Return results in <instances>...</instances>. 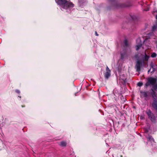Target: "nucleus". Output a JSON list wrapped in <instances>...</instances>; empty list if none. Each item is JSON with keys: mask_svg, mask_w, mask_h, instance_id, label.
Masks as SVG:
<instances>
[{"mask_svg": "<svg viewBox=\"0 0 157 157\" xmlns=\"http://www.w3.org/2000/svg\"><path fill=\"white\" fill-rule=\"evenodd\" d=\"M148 81L151 85H153L155 82V79L152 78H150L148 79Z\"/></svg>", "mask_w": 157, "mask_h": 157, "instance_id": "5", "label": "nucleus"}, {"mask_svg": "<svg viewBox=\"0 0 157 157\" xmlns=\"http://www.w3.org/2000/svg\"><path fill=\"white\" fill-rule=\"evenodd\" d=\"M110 75V70L109 69V68L107 67L106 68V72L105 73V77L107 78H108Z\"/></svg>", "mask_w": 157, "mask_h": 157, "instance_id": "4", "label": "nucleus"}, {"mask_svg": "<svg viewBox=\"0 0 157 157\" xmlns=\"http://www.w3.org/2000/svg\"><path fill=\"white\" fill-rule=\"evenodd\" d=\"M67 143L65 141H61L60 142L59 145L62 147H65L66 146Z\"/></svg>", "mask_w": 157, "mask_h": 157, "instance_id": "8", "label": "nucleus"}, {"mask_svg": "<svg viewBox=\"0 0 157 157\" xmlns=\"http://www.w3.org/2000/svg\"><path fill=\"white\" fill-rule=\"evenodd\" d=\"M74 6V4L71 2L67 1V2L66 3V4L64 6L63 8H66V7L67 8L72 7Z\"/></svg>", "mask_w": 157, "mask_h": 157, "instance_id": "2", "label": "nucleus"}, {"mask_svg": "<svg viewBox=\"0 0 157 157\" xmlns=\"http://www.w3.org/2000/svg\"><path fill=\"white\" fill-rule=\"evenodd\" d=\"M156 56H157V54H156V53L155 52H154V53H152V54L151 55V56L152 58H154V57H155Z\"/></svg>", "mask_w": 157, "mask_h": 157, "instance_id": "11", "label": "nucleus"}, {"mask_svg": "<svg viewBox=\"0 0 157 157\" xmlns=\"http://www.w3.org/2000/svg\"><path fill=\"white\" fill-rule=\"evenodd\" d=\"M140 61L138 60L136 62V65L137 71H139L140 70Z\"/></svg>", "mask_w": 157, "mask_h": 157, "instance_id": "7", "label": "nucleus"}, {"mask_svg": "<svg viewBox=\"0 0 157 157\" xmlns=\"http://www.w3.org/2000/svg\"><path fill=\"white\" fill-rule=\"evenodd\" d=\"M147 114L149 118H150L151 120L152 121H155V118L153 114L151 113L150 110H148L147 112Z\"/></svg>", "mask_w": 157, "mask_h": 157, "instance_id": "1", "label": "nucleus"}, {"mask_svg": "<svg viewBox=\"0 0 157 157\" xmlns=\"http://www.w3.org/2000/svg\"><path fill=\"white\" fill-rule=\"evenodd\" d=\"M152 107L155 109L157 110V104L156 103H154L152 105Z\"/></svg>", "mask_w": 157, "mask_h": 157, "instance_id": "9", "label": "nucleus"}, {"mask_svg": "<svg viewBox=\"0 0 157 157\" xmlns=\"http://www.w3.org/2000/svg\"><path fill=\"white\" fill-rule=\"evenodd\" d=\"M150 84H151L148 81L145 84V86H146L147 87V86H148L150 85Z\"/></svg>", "mask_w": 157, "mask_h": 157, "instance_id": "15", "label": "nucleus"}, {"mask_svg": "<svg viewBox=\"0 0 157 157\" xmlns=\"http://www.w3.org/2000/svg\"><path fill=\"white\" fill-rule=\"evenodd\" d=\"M56 2L59 5H64L67 2L66 0H55Z\"/></svg>", "mask_w": 157, "mask_h": 157, "instance_id": "3", "label": "nucleus"}, {"mask_svg": "<svg viewBox=\"0 0 157 157\" xmlns=\"http://www.w3.org/2000/svg\"><path fill=\"white\" fill-rule=\"evenodd\" d=\"M141 56H144V57L143 58V59L144 61H147V60H148V59L149 58V56H147L146 54V52L145 53L144 55H142V54Z\"/></svg>", "mask_w": 157, "mask_h": 157, "instance_id": "6", "label": "nucleus"}, {"mask_svg": "<svg viewBox=\"0 0 157 157\" xmlns=\"http://www.w3.org/2000/svg\"><path fill=\"white\" fill-rule=\"evenodd\" d=\"M95 34H96V35H97V36H98V35L97 34V33L96 32H95Z\"/></svg>", "mask_w": 157, "mask_h": 157, "instance_id": "16", "label": "nucleus"}, {"mask_svg": "<svg viewBox=\"0 0 157 157\" xmlns=\"http://www.w3.org/2000/svg\"><path fill=\"white\" fill-rule=\"evenodd\" d=\"M142 46V44H139V45H137L136 46V50L138 51L139 49Z\"/></svg>", "mask_w": 157, "mask_h": 157, "instance_id": "10", "label": "nucleus"}, {"mask_svg": "<svg viewBox=\"0 0 157 157\" xmlns=\"http://www.w3.org/2000/svg\"><path fill=\"white\" fill-rule=\"evenodd\" d=\"M157 28V26H156V25L154 26L152 28V31H155Z\"/></svg>", "mask_w": 157, "mask_h": 157, "instance_id": "12", "label": "nucleus"}, {"mask_svg": "<svg viewBox=\"0 0 157 157\" xmlns=\"http://www.w3.org/2000/svg\"><path fill=\"white\" fill-rule=\"evenodd\" d=\"M156 19H157V15L156 16Z\"/></svg>", "mask_w": 157, "mask_h": 157, "instance_id": "17", "label": "nucleus"}, {"mask_svg": "<svg viewBox=\"0 0 157 157\" xmlns=\"http://www.w3.org/2000/svg\"><path fill=\"white\" fill-rule=\"evenodd\" d=\"M143 85V83L141 82H139L137 84L138 86H141Z\"/></svg>", "mask_w": 157, "mask_h": 157, "instance_id": "14", "label": "nucleus"}, {"mask_svg": "<svg viewBox=\"0 0 157 157\" xmlns=\"http://www.w3.org/2000/svg\"><path fill=\"white\" fill-rule=\"evenodd\" d=\"M124 44L125 46H127L128 45V41L127 40H125L124 41Z\"/></svg>", "mask_w": 157, "mask_h": 157, "instance_id": "13", "label": "nucleus"}]
</instances>
